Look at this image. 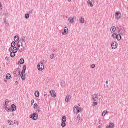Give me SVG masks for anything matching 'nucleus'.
<instances>
[{
	"label": "nucleus",
	"mask_w": 128,
	"mask_h": 128,
	"mask_svg": "<svg viewBox=\"0 0 128 128\" xmlns=\"http://www.w3.org/2000/svg\"><path fill=\"white\" fill-rule=\"evenodd\" d=\"M116 28L118 30L120 34H121V36H126V30L124 27L118 26H117Z\"/></svg>",
	"instance_id": "f257e3e1"
},
{
	"label": "nucleus",
	"mask_w": 128,
	"mask_h": 128,
	"mask_svg": "<svg viewBox=\"0 0 128 128\" xmlns=\"http://www.w3.org/2000/svg\"><path fill=\"white\" fill-rule=\"evenodd\" d=\"M18 48L20 52H24V46L22 44V42L19 41L17 44Z\"/></svg>",
	"instance_id": "f03ea898"
},
{
	"label": "nucleus",
	"mask_w": 128,
	"mask_h": 128,
	"mask_svg": "<svg viewBox=\"0 0 128 128\" xmlns=\"http://www.w3.org/2000/svg\"><path fill=\"white\" fill-rule=\"evenodd\" d=\"M14 76L16 78H20V69L16 68L14 72Z\"/></svg>",
	"instance_id": "7ed1b4c3"
},
{
	"label": "nucleus",
	"mask_w": 128,
	"mask_h": 128,
	"mask_svg": "<svg viewBox=\"0 0 128 128\" xmlns=\"http://www.w3.org/2000/svg\"><path fill=\"white\" fill-rule=\"evenodd\" d=\"M74 114H80V112H82V108H78V106H75L74 108Z\"/></svg>",
	"instance_id": "20e7f679"
},
{
	"label": "nucleus",
	"mask_w": 128,
	"mask_h": 128,
	"mask_svg": "<svg viewBox=\"0 0 128 128\" xmlns=\"http://www.w3.org/2000/svg\"><path fill=\"white\" fill-rule=\"evenodd\" d=\"M30 118H32L33 120H38V114L36 112L34 113L30 116Z\"/></svg>",
	"instance_id": "39448f33"
},
{
	"label": "nucleus",
	"mask_w": 128,
	"mask_h": 128,
	"mask_svg": "<svg viewBox=\"0 0 128 128\" xmlns=\"http://www.w3.org/2000/svg\"><path fill=\"white\" fill-rule=\"evenodd\" d=\"M38 70L40 72H42L44 70V63H39L38 65Z\"/></svg>",
	"instance_id": "423d86ee"
},
{
	"label": "nucleus",
	"mask_w": 128,
	"mask_h": 128,
	"mask_svg": "<svg viewBox=\"0 0 128 128\" xmlns=\"http://www.w3.org/2000/svg\"><path fill=\"white\" fill-rule=\"evenodd\" d=\"M118 44L116 42H112V44H111V48L112 50H116V48H118Z\"/></svg>",
	"instance_id": "0eeeda50"
},
{
	"label": "nucleus",
	"mask_w": 128,
	"mask_h": 128,
	"mask_svg": "<svg viewBox=\"0 0 128 128\" xmlns=\"http://www.w3.org/2000/svg\"><path fill=\"white\" fill-rule=\"evenodd\" d=\"M115 18L117 20H120L122 18V14L120 12H116L115 14Z\"/></svg>",
	"instance_id": "6e6552de"
},
{
	"label": "nucleus",
	"mask_w": 128,
	"mask_h": 128,
	"mask_svg": "<svg viewBox=\"0 0 128 128\" xmlns=\"http://www.w3.org/2000/svg\"><path fill=\"white\" fill-rule=\"evenodd\" d=\"M92 100H94V102H97L98 100V94H94L92 96Z\"/></svg>",
	"instance_id": "1a4fd4ad"
},
{
	"label": "nucleus",
	"mask_w": 128,
	"mask_h": 128,
	"mask_svg": "<svg viewBox=\"0 0 128 128\" xmlns=\"http://www.w3.org/2000/svg\"><path fill=\"white\" fill-rule=\"evenodd\" d=\"M68 33V28L65 27L64 28V32H62V34L63 36H66V34H67Z\"/></svg>",
	"instance_id": "9d476101"
},
{
	"label": "nucleus",
	"mask_w": 128,
	"mask_h": 128,
	"mask_svg": "<svg viewBox=\"0 0 128 128\" xmlns=\"http://www.w3.org/2000/svg\"><path fill=\"white\" fill-rule=\"evenodd\" d=\"M50 94H51V96L52 98H56V94L54 90H52L50 91Z\"/></svg>",
	"instance_id": "9b49d317"
},
{
	"label": "nucleus",
	"mask_w": 128,
	"mask_h": 128,
	"mask_svg": "<svg viewBox=\"0 0 128 128\" xmlns=\"http://www.w3.org/2000/svg\"><path fill=\"white\" fill-rule=\"evenodd\" d=\"M70 100H72V96H70V95H67L66 98V102H69Z\"/></svg>",
	"instance_id": "f8f14e48"
},
{
	"label": "nucleus",
	"mask_w": 128,
	"mask_h": 128,
	"mask_svg": "<svg viewBox=\"0 0 128 128\" xmlns=\"http://www.w3.org/2000/svg\"><path fill=\"white\" fill-rule=\"evenodd\" d=\"M11 110L12 112H16V106L14 104H12L11 106Z\"/></svg>",
	"instance_id": "ddd939ff"
},
{
	"label": "nucleus",
	"mask_w": 128,
	"mask_h": 128,
	"mask_svg": "<svg viewBox=\"0 0 128 128\" xmlns=\"http://www.w3.org/2000/svg\"><path fill=\"white\" fill-rule=\"evenodd\" d=\"M21 78L22 80H26V74L22 72H21Z\"/></svg>",
	"instance_id": "4468645a"
},
{
	"label": "nucleus",
	"mask_w": 128,
	"mask_h": 128,
	"mask_svg": "<svg viewBox=\"0 0 128 128\" xmlns=\"http://www.w3.org/2000/svg\"><path fill=\"white\" fill-rule=\"evenodd\" d=\"M68 21L70 22V24H74V18H68Z\"/></svg>",
	"instance_id": "2eb2a0df"
},
{
	"label": "nucleus",
	"mask_w": 128,
	"mask_h": 128,
	"mask_svg": "<svg viewBox=\"0 0 128 128\" xmlns=\"http://www.w3.org/2000/svg\"><path fill=\"white\" fill-rule=\"evenodd\" d=\"M116 38L117 40H118V41L120 40H122V35H120V34H117L116 36Z\"/></svg>",
	"instance_id": "dca6fc26"
},
{
	"label": "nucleus",
	"mask_w": 128,
	"mask_h": 128,
	"mask_svg": "<svg viewBox=\"0 0 128 128\" xmlns=\"http://www.w3.org/2000/svg\"><path fill=\"white\" fill-rule=\"evenodd\" d=\"M110 30H111V32L112 33L114 32L116 30V26H112V27Z\"/></svg>",
	"instance_id": "f3484780"
},
{
	"label": "nucleus",
	"mask_w": 128,
	"mask_h": 128,
	"mask_svg": "<svg viewBox=\"0 0 128 128\" xmlns=\"http://www.w3.org/2000/svg\"><path fill=\"white\" fill-rule=\"evenodd\" d=\"M88 4L90 5L91 8H92L94 6V4H92V1L91 2L90 0H88Z\"/></svg>",
	"instance_id": "a211bd4d"
},
{
	"label": "nucleus",
	"mask_w": 128,
	"mask_h": 128,
	"mask_svg": "<svg viewBox=\"0 0 128 128\" xmlns=\"http://www.w3.org/2000/svg\"><path fill=\"white\" fill-rule=\"evenodd\" d=\"M22 42H24V44H25L24 46H26V36H22Z\"/></svg>",
	"instance_id": "6ab92c4d"
},
{
	"label": "nucleus",
	"mask_w": 128,
	"mask_h": 128,
	"mask_svg": "<svg viewBox=\"0 0 128 128\" xmlns=\"http://www.w3.org/2000/svg\"><path fill=\"white\" fill-rule=\"evenodd\" d=\"M20 40V37H18V36H15L14 38V40L16 42H18V40Z\"/></svg>",
	"instance_id": "aec40b11"
},
{
	"label": "nucleus",
	"mask_w": 128,
	"mask_h": 128,
	"mask_svg": "<svg viewBox=\"0 0 128 128\" xmlns=\"http://www.w3.org/2000/svg\"><path fill=\"white\" fill-rule=\"evenodd\" d=\"M80 24H84V18H83L82 17H81L80 18Z\"/></svg>",
	"instance_id": "412c9836"
},
{
	"label": "nucleus",
	"mask_w": 128,
	"mask_h": 128,
	"mask_svg": "<svg viewBox=\"0 0 128 128\" xmlns=\"http://www.w3.org/2000/svg\"><path fill=\"white\" fill-rule=\"evenodd\" d=\"M11 78H12V75H10V74H8L6 76V80H10Z\"/></svg>",
	"instance_id": "4be33fe9"
},
{
	"label": "nucleus",
	"mask_w": 128,
	"mask_h": 128,
	"mask_svg": "<svg viewBox=\"0 0 128 128\" xmlns=\"http://www.w3.org/2000/svg\"><path fill=\"white\" fill-rule=\"evenodd\" d=\"M10 56H11V58H14V56H16V53H14V52H11L10 54Z\"/></svg>",
	"instance_id": "5701e85b"
},
{
	"label": "nucleus",
	"mask_w": 128,
	"mask_h": 128,
	"mask_svg": "<svg viewBox=\"0 0 128 128\" xmlns=\"http://www.w3.org/2000/svg\"><path fill=\"white\" fill-rule=\"evenodd\" d=\"M20 64H24V59L21 58L20 60Z\"/></svg>",
	"instance_id": "b1692460"
},
{
	"label": "nucleus",
	"mask_w": 128,
	"mask_h": 128,
	"mask_svg": "<svg viewBox=\"0 0 128 128\" xmlns=\"http://www.w3.org/2000/svg\"><path fill=\"white\" fill-rule=\"evenodd\" d=\"M35 96H36V98H38L40 97V92L38 91H36L35 92Z\"/></svg>",
	"instance_id": "393cba45"
},
{
	"label": "nucleus",
	"mask_w": 128,
	"mask_h": 128,
	"mask_svg": "<svg viewBox=\"0 0 128 128\" xmlns=\"http://www.w3.org/2000/svg\"><path fill=\"white\" fill-rule=\"evenodd\" d=\"M18 48L16 47H14L12 50V52L16 54L18 52Z\"/></svg>",
	"instance_id": "a878e982"
},
{
	"label": "nucleus",
	"mask_w": 128,
	"mask_h": 128,
	"mask_svg": "<svg viewBox=\"0 0 128 128\" xmlns=\"http://www.w3.org/2000/svg\"><path fill=\"white\" fill-rule=\"evenodd\" d=\"M62 122H66V116L62 118Z\"/></svg>",
	"instance_id": "bb28decb"
},
{
	"label": "nucleus",
	"mask_w": 128,
	"mask_h": 128,
	"mask_svg": "<svg viewBox=\"0 0 128 128\" xmlns=\"http://www.w3.org/2000/svg\"><path fill=\"white\" fill-rule=\"evenodd\" d=\"M26 66H24V70L22 71V72L24 73V74H26Z\"/></svg>",
	"instance_id": "cd10ccee"
},
{
	"label": "nucleus",
	"mask_w": 128,
	"mask_h": 128,
	"mask_svg": "<svg viewBox=\"0 0 128 128\" xmlns=\"http://www.w3.org/2000/svg\"><path fill=\"white\" fill-rule=\"evenodd\" d=\"M80 116L78 115L77 116L76 122H80Z\"/></svg>",
	"instance_id": "c85d7f7f"
},
{
	"label": "nucleus",
	"mask_w": 128,
	"mask_h": 128,
	"mask_svg": "<svg viewBox=\"0 0 128 128\" xmlns=\"http://www.w3.org/2000/svg\"><path fill=\"white\" fill-rule=\"evenodd\" d=\"M66 122H62V128H66Z\"/></svg>",
	"instance_id": "c756f323"
},
{
	"label": "nucleus",
	"mask_w": 128,
	"mask_h": 128,
	"mask_svg": "<svg viewBox=\"0 0 128 128\" xmlns=\"http://www.w3.org/2000/svg\"><path fill=\"white\" fill-rule=\"evenodd\" d=\"M110 128H114V124L111 122L110 124Z\"/></svg>",
	"instance_id": "7c9ffc66"
},
{
	"label": "nucleus",
	"mask_w": 128,
	"mask_h": 128,
	"mask_svg": "<svg viewBox=\"0 0 128 128\" xmlns=\"http://www.w3.org/2000/svg\"><path fill=\"white\" fill-rule=\"evenodd\" d=\"M25 18L26 20H28V18H30V14H25Z\"/></svg>",
	"instance_id": "2f4dec72"
},
{
	"label": "nucleus",
	"mask_w": 128,
	"mask_h": 128,
	"mask_svg": "<svg viewBox=\"0 0 128 128\" xmlns=\"http://www.w3.org/2000/svg\"><path fill=\"white\" fill-rule=\"evenodd\" d=\"M16 42H12V43L11 44L12 48H15L14 46H16Z\"/></svg>",
	"instance_id": "473e14b6"
},
{
	"label": "nucleus",
	"mask_w": 128,
	"mask_h": 128,
	"mask_svg": "<svg viewBox=\"0 0 128 128\" xmlns=\"http://www.w3.org/2000/svg\"><path fill=\"white\" fill-rule=\"evenodd\" d=\"M92 2H93L94 4L96 6V4H98V1L96 0H92Z\"/></svg>",
	"instance_id": "72a5a7b5"
},
{
	"label": "nucleus",
	"mask_w": 128,
	"mask_h": 128,
	"mask_svg": "<svg viewBox=\"0 0 128 128\" xmlns=\"http://www.w3.org/2000/svg\"><path fill=\"white\" fill-rule=\"evenodd\" d=\"M108 114V111L105 110L102 112V116H106V114Z\"/></svg>",
	"instance_id": "f704fd0d"
},
{
	"label": "nucleus",
	"mask_w": 128,
	"mask_h": 128,
	"mask_svg": "<svg viewBox=\"0 0 128 128\" xmlns=\"http://www.w3.org/2000/svg\"><path fill=\"white\" fill-rule=\"evenodd\" d=\"M4 24H5L6 26H10V24L8 23V22H6V19H4Z\"/></svg>",
	"instance_id": "c9c22d12"
},
{
	"label": "nucleus",
	"mask_w": 128,
	"mask_h": 128,
	"mask_svg": "<svg viewBox=\"0 0 128 128\" xmlns=\"http://www.w3.org/2000/svg\"><path fill=\"white\" fill-rule=\"evenodd\" d=\"M116 36H118V35H116V34L114 33L112 34V38H116Z\"/></svg>",
	"instance_id": "e433bc0d"
},
{
	"label": "nucleus",
	"mask_w": 128,
	"mask_h": 128,
	"mask_svg": "<svg viewBox=\"0 0 128 128\" xmlns=\"http://www.w3.org/2000/svg\"><path fill=\"white\" fill-rule=\"evenodd\" d=\"M8 112H12V108H8L7 110H6Z\"/></svg>",
	"instance_id": "4c0bfd02"
},
{
	"label": "nucleus",
	"mask_w": 128,
	"mask_h": 128,
	"mask_svg": "<svg viewBox=\"0 0 128 128\" xmlns=\"http://www.w3.org/2000/svg\"><path fill=\"white\" fill-rule=\"evenodd\" d=\"M4 108H5L6 110H8V106H6V102H5V104L4 106Z\"/></svg>",
	"instance_id": "58836bf2"
},
{
	"label": "nucleus",
	"mask_w": 128,
	"mask_h": 128,
	"mask_svg": "<svg viewBox=\"0 0 128 128\" xmlns=\"http://www.w3.org/2000/svg\"><path fill=\"white\" fill-rule=\"evenodd\" d=\"M54 54H52V55L50 56L51 60H54Z\"/></svg>",
	"instance_id": "ea45409f"
},
{
	"label": "nucleus",
	"mask_w": 128,
	"mask_h": 128,
	"mask_svg": "<svg viewBox=\"0 0 128 128\" xmlns=\"http://www.w3.org/2000/svg\"><path fill=\"white\" fill-rule=\"evenodd\" d=\"M34 108L36 110V108H38V104H34Z\"/></svg>",
	"instance_id": "a19ab883"
},
{
	"label": "nucleus",
	"mask_w": 128,
	"mask_h": 128,
	"mask_svg": "<svg viewBox=\"0 0 128 128\" xmlns=\"http://www.w3.org/2000/svg\"><path fill=\"white\" fill-rule=\"evenodd\" d=\"M12 50H12V48H9V52H12Z\"/></svg>",
	"instance_id": "79ce46f5"
},
{
	"label": "nucleus",
	"mask_w": 128,
	"mask_h": 128,
	"mask_svg": "<svg viewBox=\"0 0 128 128\" xmlns=\"http://www.w3.org/2000/svg\"><path fill=\"white\" fill-rule=\"evenodd\" d=\"M6 62H10V58H8V56L6 57Z\"/></svg>",
	"instance_id": "37998d69"
},
{
	"label": "nucleus",
	"mask_w": 128,
	"mask_h": 128,
	"mask_svg": "<svg viewBox=\"0 0 128 128\" xmlns=\"http://www.w3.org/2000/svg\"><path fill=\"white\" fill-rule=\"evenodd\" d=\"M12 122L13 124H16V123L18 122V120H15L14 121V122Z\"/></svg>",
	"instance_id": "c03bdc74"
},
{
	"label": "nucleus",
	"mask_w": 128,
	"mask_h": 128,
	"mask_svg": "<svg viewBox=\"0 0 128 128\" xmlns=\"http://www.w3.org/2000/svg\"><path fill=\"white\" fill-rule=\"evenodd\" d=\"M34 104V100H32V102H31L32 106Z\"/></svg>",
	"instance_id": "a18cd8bd"
},
{
	"label": "nucleus",
	"mask_w": 128,
	"mask_h": 128,
	"mask_svg": "<svg viewBox=\"0 0 128 128\" xmlns=\"http://www.w3.org/2000/svg\"><path fill=\"white\" fill-rule=\"evenodd\" d=\"M8 122L9 126H12V122H10V120H8Z\"/></svg>",
	"instance_id": "49530a36"
},
{
	"label": "nucleus",
	"mask_w": 128,
	"mask_h": 128,
	"mask_svg": "<svg viewBox=\"0 0 128 128\" xmlns=\"http://www.w3.org/2000/svg\"><path fill=\"white\" fill-rule=\"evenodd\" d=\"M32 10L31 11H30L29 12H28V14L30 15V14H32Z\"/></svg>",
	"instance_id": "de8ad7c7"
},
{
	"label": "nucleus",
	"mask_w": 128,
	"mask_h": 128,
	"mask_svg": "<svg viewBox=\"0 0 128 128\" xmlns=\"http://www.w3.org/2000/svg\"><path fill=\"white\" fill-rule=\"evenodd\" d=\"M94 106H98V102H94Z\"/></svg>",
	"instance_id": "09e8293b"
},
{
	"label": "nucleus",
	"mask_w": 128,
	"mask_h": 128,
	"mask_svg": "<svg viewBox=\"0 0 128 128\" xmlns=\"http://www.w3.org/2000/svg\"><path fill=\"white\" fill-rule=\"evenodd\" d=\"M2 10V4L0 2V10Z\"/></svg>",
	"instance_id": "8fccbe9b"
},
{
	"label": "nucleus",
	"mask_w": 128,
	"mask_h": 128,
	"mask_svg": "<svg viewBox=\"0 0 128 128\" xmlns=\"http://www.w3.org/2000/svg\"><path fill=\"white\" fill-rule=\"evenodd\" d=\"M92 68H96V65L95 64H92Z\"/></svg>",
	"instance_id": "3c124183"
},
{
	"label": "nucleus",
	"mask_w": 128,
	"mask_h": 128,
	"mask_svg": "<svg viewBox=\"0 0 128 128\" xmlns=\"http://www.w3.org/2000/svg\"><path fill=\"white\" fill-rule=\"evenodd\" d=\"M36 112H40V110L38 109Z\"/></svg>",
	"instance_id": "603ef678"
},
{
	"label": "nucleus",
	"mask_w": 128,
	"mask_h": 128,
	"mask_svg": "<svg viewBox=\"0 0 128 128\" xmlns=\"http://www.w3.org/2000/svg\"><path fill=\"white\" fill-rule=\"evenodd\" d=\"M47 94H48V93L45 92L44 94V96H46Z\"/></svg>",
	"instance_id": "864d4df0"
},
{
	"label": "nucleus",
	"mask_w": 128,
	"mask_h": 128,
	"mask_svg": "<svg viewBox=\"0 0 128 128\" xmlns=\"http://www.w3.org/2000/svg\"><path fill=\"white\" fill-rule=\"evenodd\" d=\"M6 102H8V104L10 102H8V100H6Z\"/></svg>",
	"instance_id": "5fc2aeb1"
},
{
	"label": "nucleus",
	"mask_w": 128,
	"mask_h": 128,
	"mask_svg": "<svg viewBox=\"0 0 128 128\" xmlns=\"http://www.w3.org/2000/svg\"><path fill=\"white\" fill-rule=\"evenodd\" d=\"M16 84H17V86H18V82L16 81Z\"/></svg>",
	"instance_id": "6e6d98bb"
},
{
	"label": "nucleus",
	"mask_w": 128,
	"mask_h": 128,
	"mask_svg": "<svg viewBox=\"0 0 128 128\" xmlns=\"http://www.w3.org/2000/svg\"><path fill=\"white\" fill-rule=\"evenodd\" d=\"M106 84H108V81H106Z\"/></svg>",
	"instance_id": "4d7b16f0"
},
{
	"label": "nucleus",
	"mask_w": 128,
	"mask_h": 128,
	"mask_svg": "<svg viewBox=\"0 0 128 128\" xmlns=\"http://www.w3.org/2000/svg\"><path fill=\"white\" fill-rule=\"evenodd\" d=\"M106 128H110V127L108 126H106Z\"/></svg>",
	"instance_id": "13d9d810"
},
{
	"label": "nucleus",
	"mask_w": 128,
	"mask_h": 128,
	"mask_svg": "<svg viewBox=\"0 0 128 128\" xmlns=\"http://www.w3.org/2000/svg\"><path fill=\"white\" fill-rule=\"evenodd\" d=\"M16 124H17V126H18V124H18V121H17Z\"/></svg>",
	"instance_id": "bf43d9fd"
},
{
	"label": "nucleus",
	"mask_w": 128,
	"mask_h": 128,
	"mask_svg": "<svg viewBox=\"0 0 128 128\" xmlns=\"http://www.w3.org/2000/svg\"><path fill=\"white\" fill-rule=\"evenodd\" d=\"M5 82H8V80H4Z\"/></svg>",
	"instance_id": "052dcab7"
},
{
	"label": "nucleus",
	"mask_w": 128,
	"mask_h": 128,
	"mask_svg": "<svg viewBox=\"0 0 128 128\" xmlns=\"http://www.w3.org/2000/svg\"><path fill=\"white\" fill-rule=\"evenodd\" d=\"M72 0H68V2H72Z\"/></svg>",
	"instance_id": "680f3d73"
},
{
	"label": "nucleus",
	"mask_w": 128,
	"mask_h": 128,
	"mask_svg": "<svg viewBox=\"0 0 128 128\" xmlns=\"http://www.w3.org/2000/svg\"><path fill=\"white\" fill-rule=\"evenodd\" d=\"M66 86V82H64V84L63 85V86Z\"/></svg>",
	"instance_id": "e2e57ef3"
},
{
	"label": "nucleus",
	"mask_w": 128,
	"mask_h": 128,
	"mask_svg": "<svg viewBox=\"0 0 128 128\" xmlns=\"http://www.w3.org/2000/svg\"><path fill=\"white\" fill-rule=\"evenodd\" d=\"M78 106H80V103H78Z\"/></svg>",
	"instance_id": "0e129e2a"
},
{
	"label": "nucleus",
	"mask_w": 128,
	"mask_h": 128,
	"mask_svg": "<svg viewBox=\"0 0 128 128\" xmlns=\"http://www.w3.org/2000/svg\"><path fill=\"white\" fill-rule=\"evenodd\" d=\"M53 52H56V50H53Z\"/></svg>",
	"instance_id": "69168bd1"
}]
</instances>
